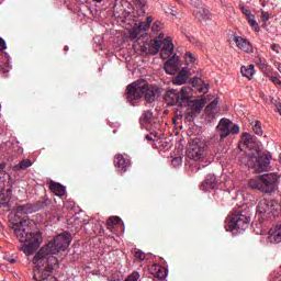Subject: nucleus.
I'll list each match as a JSON object with an SVG mask.
<instances>
[{
    "mask_svg": "<svg viewBox=\"0 0 281 281\" xmlns=\"http://www.w3.org/2000/svg\"><path fill=\"white\" fill-rule=\"evenodd\" d=\"M269 19H270L269 14L267 12L262 11L261 12V21L267 22V21H269Z\"/></svg>",
    "mask_w": 281,
    "mask_h": 281,
    "instance_id": "obj_44",
    "label": "nucleus"
},
{
    "mask_svg": "<svg viewBox=\"0 0 281 281\" xmlns=\"http://www.w3.org/2000/svg\"><path fill=\"white\" fill-rule=\"evenodd\" d=\"M274 67L278 69V71L281 74V64L280 63H276Z\"/></svg>",
    "mask_w": 281,
    "mask_h": 281,
    "instance_id": "obj_48",
    "label": "nucleus"
},
{
    "mask_svg": "<svg viewBox=\"0 0 281 281\" xmlns=\"http://www.w3.org/2000/svg\"><path fill=\"white\" fill-rule=\"evenodd\" d=\"M269 80L276 85V87H281V80L280 77L273 76V75H268Z\"/></svg>",
    "mask_w": 281,
    "mask_h": 281,
    "instance_id": "obj_35",
    "label": "nucleus"
},
{
    "mask_svg": "<svg viewBox=\"0 0 281 281\" xmlns=\"http://www.w3.org/2000/svg\"><path fill=\"white\" fill-rule=\"evenodd\" d=\"M8 49V45L5 44V40L0 37V52Z\"/></svg>",
    "mask_w": 281,
    "mask_h": 281,
    "instance_id": "obj_42",
    "label": "nucleus"
},
{
    "mask_svg": "<svg viewBox=\"0 0 281 281\" xmlns=\"http://www.w3.org/2000/svg\"><path fill=\"white\" fill-rule=\"evenodd\" d=\"M5 168V164H0V170H3Z\"/></svg>",
    "mask_w": 281,
    "mask_h": 281,
    "instance_id": "obj_52",
    "label": "nucleus"
},
{
    "mask_svg": "<svg viewBox=\"0 0 281 281\" xmlns=\"http://www.w3.org/2000/svg\"><path fill=\"white\" fill-rule=\"evenodd\" d=\"M114 165L121 172H126L128 166H131V160L124 158L123 155H116L114 157Z\"/></svg>",
    "mask_w": 281,
    "mask_h": 281,
    "instance_id": "obj_17",
    "label": "nucleus"
},
{
    "mask_svg": "<svg viewBox=\"0 0 281 281\" xmlns=\"http://www.w3.org/2000/svg\"><path fill=\"white\" fill-rule=\"evenodd\" d=\"M159 50L162 60H167L169 56L175 54V44H172V38L166 37L164 33H159L151 44H149V54L155 56L159 54Z\"/></svg>",
    "mask_w": 281,
    "mask_h": 281,
    "instance_id": "obj_5",
    "label": "nucleus"
},
{
    "mask_svg": "<svg viewBox=\"0 0 281 281\" xmlns=\"http://www.w3.org/2000/svg\"><path fill=\"white\" fill-rule=\"evenodd\" d=\"M240 132V127L234 123H232V126H231V133H233V135H236Z\"/></svg>",
    "mask_w": 281,
    "mask_h": 281,
    "instance_id": "obj_39",
    "label": "nucleus"
},
{
    "mask_svg": "<svg viewBox=\"0 0 281 281\" xmlns=\"http://www.w3.org/2000/svg\"><path fill=\"white\" fill-rule=\"evenodd\" d=\"M71 245V234L63 233L48 241L34 256V281H58L50 272L58 269V259L54 257L59 251H65Z\"/></svg>",
    "mask_w": 281,
    "mask_h": 281,
    "instance_id": "obj_1",
    "label": "nucleus"
},
{
    "mask_svg": "<svg viewBox=\"0 0 281 281\" xmlns=\"http://www.w3.org/2000/svg\"><path fill=\"white\" fill-rule=\"evenodd\" d=\"M126 91L127 100L132 106H137L142 98H145L146 102H155V99L157 98V89L148 85V81L144 79L128 85Z\"/></svg>",
    "mask_w": 281,
    "mask_h": 281,
    "instance_id": "obj_3",
    "label": "nucleus"
},
{
    "mask_svg": "<svg viewBox=\"0 0 281 281\" xmlns=\"http://www.w3.org/2000/svg\"><path fill=\"white\" fill-rule=\"evenodd\" d=\"M181 161H182V158L181 157H176L171 160V165L177 168V166H181Z\"/></svg>",
    "mask_w": 281,
    "mask_h": 281,
    "instance_id": "obj_40",
    "label": "nucleus"
},
{
    "mask_svg": "<svg viewBox=\"0 0 281 281\" xmlns=\"http://www.w3.org/2000/svg\"><path fill=\"white\" fill-rule=\"evenodd\" d=\"M93 1H95L97 3H102V0H93Z\"/></svg>",
    "mask_w": 281,
    "mask_h": 281,
    "instance_id": "obj_53",
    "label": "nucleus"
},
{
    "mask_svg": "<svg viewBox=\"0 0 281 281\" xmlns=\"http://www.w3.org/2000/svg\"><path fill=\"white\" fill-rule=\"evenodd\" d=\"M191 91L192 89L190 87H182L180 91L170 89L166 92L165 100L171 105L177 104L178 106H188Z\"/></svg>",
    "mask_w": 281,
    "mask_h": 281,
    "instance_id": "obj_7",
    "label": "nucleus"
},
{
    "mask_svg": "<svg viewBox=\"0 0 281 281\" xmlns=\"http://www.w3.org/2000/svg\"><path fill=\"white\" fill-rule=\"evenodd\" d=\"M216 183H218V181L216 180V176L210 173L206 176L205 181L201 183L200 190H202L203 192L214 190V188H216Z\"/></svg>",
    "mask_w": 281,
    "mask_h": 281,
    "instance_id": "obj_15",
    "label": "nucleus"
},
{
    "mask_svg": "<svg viewBox=\"0 0 281 281\" xmlns=\"http://www.w3.org/2000/svg\"><path fill=\"white\" fill-rule=\"evenodd\" d=\"M161 30H164V23L159 21L154 22L151 26V32H154V34H157L158 32H161Z\"/></svg>",
    "mask_w": 281,
    "mask_h": 281,
    "instance_id": "obj_31",
    "label": "nucleus"
},
{
    "mask_svg": "<svg viewBox=\"0 0 281 281\" xmlns=\"http://www.w3.org/2000/svg\"><path fill=\"white\" fill-rule=\"evenodd\" d=\"M240 74L245 78H248V80H251V78H254V74H256L255 66L254 65L243 66L240 68Z\"/></svg>",
    "mask_w": 281,
    "mask_h": 281,
    "instance_id": "obj_22",
    "label": "nucleus"
},
{
    "mask_svg": "<svg viewBox=\"0 0 281 281\" xmlns=\"http://www.w3.org/2000/svg\"><path fill=\"white\" fill-rule=\"evenodd\" d=\"M241 144H244L246 148H254V146H256V137L249 133H245L241 137Z\"/></svg>",
    "mask_w": 281,
    "mask_h": 281,
    "instance_id": "obj_20",
    "label": "nucleus"
},
{
    "mask_svg": "<svg viewBox=\"0 0 281 281\" xmlns=\"http://www.w3.org/2000/svg\"><path fill=\"white\" fill-rule=\"evenodd\" d=\"M260 205H267L265 209L259 211L260 214H269V212H273V209L269 207V203L267 201L261 202Z\"/></svg>",
    "mask_w": 281,
    "mask_h": 281,
    "instance_id": "obj_37",
    "label": "nucleus"
},
{
    "mask_svg": "<svg viewBox=\"0 0 281 281\" xmlns=\"http://www.w3.org/2000/svg\"><path fill=\"white\" fill-rule=\"evenodd\" d=\"M189 3H191L192 5H196V1L194 0H189Z\"/></svg>",
    "mask_w": 281,
    "mask_h": 281,
    "instance_id": "obj_50",
    "label": "nucleus"
},
{
    "mask_svg": "<svg viewBox=\"0 0 281 281\" xmlns=\"http://www.w3.org/2000/svg\"><path fill=\"white\" fill-rule=\"evenodd\" d=\"M205 97H202L201 99L198 100H190V97L188 99V105L191 109V113L193 115H198V113H201L203 111V106H205Z\"/></svg>",
    "mask_w": 281,
    "mask_h": 281,
    "instance_id": "obj_12",
    "label": "nucleus"
},
{
    "mask_svg": "<svg viewBox=\"0 0 281 281\" xmlns=\"http://www.w3.org/2000/svg\"><path fill=\"white\" fill-rule=\"evenodd\" d=\"M234 42L241 52H246V54H251V52H254V46H251V42L247 38L243 36H235Z\"/></svg>",
    "mask_w": 281,
    "mask_h": 281,
    "instance_id": "obj_13",
    "label": "nucleus"
},
{
    "mask_svg": "<svg viewBox=\"0 0 281 281\" xmlns=\"http://www.w3.org/2000/svg\"><path fill=\"white\" fill-rule=\"evenodd\" d=\"M136 5L139 8V16L144 14V5H146V0H135Z\"/></svg>",
    "mask_w": 281,
    "mask_h": 281,
    "instance_id": "obj_34",
    "label": "nucleus"
},
{
    "mask_svg": "<svg viewBox=\"0 0 281 281\" xmlns=\"http://www.w3.org/2000/svg\"><path fill=\"white\" fill-rule=\"evenodd\" d=\"M142 36H144V33L142 31H139V29L137 26H134L130 31V38L132 41H136V43H139V41H142Z\"/></svg>",
    "mask_w": 281,
    "mask_h": 281,
    "instance_id": "obj_26",
    "label": "nucleus"
},
{
    "mask_svg": "<svg viewBox=\"0 0 281 281\" xmlns=\"http://www.w3.org/2000/svg\"><path fill=\"white\" fill-rule=\"evenodd\" d=\"M8 201V195L0 191V205H3Z\"/></svg>",
    "mask_w": 281,
    "mask_h": 281,
    "instance_id": "obj_41",
    "label": "nucleus"
},
{
    "mask_svg": "<svg viewBox=\"0 0 281 281\" xmlns=\"http://www.w3.org/2000/svg\"><path fill=\"white\" fill-rule=\"evenodd\" d=\"M206 150H207V144L205 142H202L201 139H194L190 143L188 148V157L189 159H193V161H196L199 164V170L201 168H207L210 166V161L206 158Z\"/></svg>",
    "mask_w": 281,
    "mask_h": 281,
    "instance_id": "obj_6",
    "label": "nucleus"
},
{
    "mask_svg": "<svg viewBox=\"0 0 281 281\" xmlns=\"http://www.w3.org/2000/svg\"><path fill=\"white\" fill-rule=\"evenodd\" d=\"M134 259L135 260H146V254L143 252L142 250H137L135 254H134Z\"/></svg>",
    "mask_w": 281,
    "mask_h": 281,
    "instance_id": "obj_36",
    "label": "nucleus"
},
{
    "mask_svg": "<svg viewBox=\"0 0 281 281\" xmlns=\"http://www.w3.org/2000/svg\"><path fill=\"white\" fill-rule=\"evenodd\" d=\"M166 74L169 76H176L181 70V61L179 60V56L173 55L169 58L164 66Z\"/></svg>",
    "mask_w": 281,
    "mask_h": 281,
    "instance_id": "obj_10",
    "label": "nucleus"
},
{
    "mask_svg": "<svg viewBox=\"0 0 281 281\" xmlns=\"http://www.w3.org/2000/svg\"><path fill=\"white\" fill-rule=\"evenodd\" d=\"M218 105V99H214L207 106L206 111H214L216 106Z\"/></svg>",
    "mask_w": 281,
    "mask_h": 281,
    "instance_id": "obj_38",
    "label": "nucleus"
},
{
    "mask_svg": "<svg viewBox=\"0 0 281 281\" xmlns=\"http://www.w3.org/2000/svg\"><path fill=\"white\" fill-rule=\"evenodd\" d=\"M196 60V57H194V54L188 52L184 54V64L186 65H194Z\"/></svg>",
    "mask_w": 281,
    "mask_h": 281,
    "instance_id": "obj_30",
    "label": "nucleus"
},
{
    "mask_svg": "<svg viewBox=\"0 0 281 281\" xmlns=\"http://www.w3.org/2000/svg\"><path fill=\"white\" fill-rule=\"evenodd\" d=\"M280 184V176L277 173H267L262 176V192L271 194L278 190Z\"/></svg>",
    "mask_w": 281,
    "mask_h": 281,
    "instance_id": "obj_9",
    "label": "nucleus"
},
{
    "mask_svg": "<svg viewBox=\"0 0 281 281\" xmlns=\"http://www.w3.org/2000/svg\"><path fill=\"white\" fill-rule=\"evenodd\" d=\"M277 111H278V113L281 115V105H278V106H277Z\"/></svg>",
    "mask_w": 281,
    "mask_h": 281,
    "instance_id": "obj_51",
    "label": "nucleus"
},
{
    "mask_svg": "<svg viewBox=\"0 0 281 281\" xmlns=\"http://www.w3.org/2000/svg\"><path fill=\"white\" fill-rule=\"evenodd\" d=\"M190 78V69L182 68L178 76L172 79V83L177 87H181V85H186L188 82V79Z\"/></svg>",
    "mask_w": 281,
    "mask_h": 281,
    "instance_id": "obj_14",
    "label": "nucleus"
},
{
    "mask_svg": "<svg viewBox=\"0 0 281 281\" xmlns=\"http://www.w3.org/2000/svg\"><path fill=\"white\" fill-rule=\"evenodd\" d=\"M171 16H177L178 12L175 9H170Z\"/></svg>",
    "mask_w": 281,
    "mask_h": 281,
    "instance_id": "obj_49",
    "label": "nucleus"
},
{
    "mask_svg": "<svg viewBox=\"0 0 281 281\" xmlns=\"http://www.w3.org/2000/svg\"><path fill=\"white\" fill-rule=\"evenodd\" d=\"M232 121L229 119H222L217 124V133L220 135V142H223L232 133Z\"/></svg>",
    "mask_w": 281,
    "mask_h": 281,
    "instance_id": "obj_11",
    "label": "nucleus"
},
{
    "mask_svg": "<svg viewBox=\"0 0 281 281\" xmlns=\"http://www.w3.org/2000/svg\"><path fill=\"white\" fill-rule=\"evenodd\" d=\"M4 259L10 262L11 265H14V262H16V259L12 258V257H4Z\"/></svg>",
    "mask_w": 281,
    "mask_h": 281,
    "instance_id": "obj_46",
    "label": "nucleus"
},
{
    "mask_svg": "<svg viewBox=\"0 0 281 281\" xmlns=\"http://www.w3.org/2000/svg\"><path fill=\"white\" fill-rule=\"evenodd\" d=\"M271 50L276 52V54H280V49H278V44H272L271 45Z\"/></svg>",
    "mask_w": 281,
    "mask_h": 281,
    "instance_id": "obj_45",
    "label": "nucleus"
},
{
    "mask_svg": "<svg viewBox=\"0 0 281 281\" xmlns=\"http://www.w3.org/2000/svg\"><path fill=\"white\" fill-rule=\"evenodd\" d=\"M137 45H135L136 49H139L142 54H150V44L148 42H136Z\"/></svg>",
    "mask_w": 281,
    "mask_h": 281,
    "instance_id": "obj_28",
    "label": "nucleus"
},
{
    "mask_svg": "<svg viewBox=\"0 0 281 281\" xmlns=\"http://www.w3.org/2000/svg\"><path fill=\"white\" fill-rule=\"evenodd\" d=\"M32 166V160L24 159L19 165L15 166V170H27Z\"/></svg>",
    "mask_w": 281,
    "mask_h": 281,
    "instance_id": "obj_29",
    "label": "nucleus"
},
{
    "mask_svg": "<svg viewBox=\"0 0 281 281\" xmlns=\"http://www.w3.org/2000/svg\"><path fill=\"white\" fill-rule=\"evenodd\" d=\"M149 271L151 276H154V278H157L158 280H164L166 276H168V272H166V269H164V267H161L160 265L151 266Z\"/></svg>",
    "mask_w": 281,
    "mask_h": 281,
    "instance_id": "obj_19",
    "label": "nucleus"
},
{
    "mask_svg": "<svg viewBox=\"0 0 281 281\" xmlns=\"http://www.w3.org/2000/svg\"><path fill=\"white\" fill-rule=\"evenodd\" d=\"M151 120H153V112H150V111H145L143 113V115L140 116L142 122L150 123Z\"/></svg>",
    "mask_w": 281,
    "mask_h": 281,
    "instance_id": "obj_32",
    "label": "nucleus"
},
{
    "mask_svg": "<svg viewBox=\"0 0 281 281\" xmlns=\"http://www.w3.org/2000/svg\"><path fill=\"white\" fill-rule=\"evenodd\" d=\"M194 14L196 19H199V21H202V22L210 21V18H211L210 11L203 8H196V10L194 11Z\"/></svg>",
    "mask_w": 281,
    "mask_h": 281,
    "instance_id": "obj_21",
    "label": "nucleus"
},
{
    "mask_svg": "<svg viewBox=\"0 0 281 281\" xmlns=\"http://www.w3.org/2000/svg\"><path fill=\"white\" fill-rule=\"evenodd\" d=\"M50 190H52V192H54V194H56V196H65V194L67 192L65 187H63V184H60L58 182H53L50 184Z\"/></svg>",
    "mask_w": 281,
    "mask_h": 281,
    "instance_id": "obj_23",
    "label": "nucleus"
},
{
    "mask_svg": "<svg viewBox=\"0 0 281 281\" xmlns=\"http://www.w3.org/2000/svg\"><path fill=\"white\" fill-rule=\"evenodd\" d=\"M252 131L256 135H262V126L259 121H255L252 124Z\"/></svg>",
    "mask_w": 281,
    "mask_h": 281,
    "instance_id": "obj_33",
    "label": "nucleus"
},
{
    "mask_svg": "<svg viewBox=\"0 0 281 281\" xmlns=\"http://www.w3.org/2000/svg\"><path fill=\"white\" fill-rule=\"evenodd\" d=\"M241 12H243V14H245L249 25H251V27H254V30H256V32H258V30L260 27L258 25V22L256 21V15H254L251 13V11L245 7H241Z\"/></svg>",
    "mask_w": 281,
    "mask_h": 281,
    "instance_id": "obj_18",
    "label": "nucleus"
},
{
    "mask_svg": "<svg viewBox=\"0 0 281 281\" xmlns=\"http://www.w3.org/2000/svg\"><path fill=\"white\" fill-rule=\"evenodd\" d=\"M248 186L252 190H259L260 192H262V176H258L256 178H252L249 181Z\"/></svg>",
    "mask_w": 281,
    "mask_h": 281,
    "instance_id": "obj_25",
    "label": "nucleus"
},
{
    "mask_svg": "<svg viewBox=\"0 0 281 281\" xmlns=\"http://www.w3.org/2000/svg\"><path fill=\"white\" fill-rule=\"evenodd\" d=\"M65 49H66V52H67V49H69L68 47H65Z\"/></svg>",
    "mask_w": 281,
    "mask_h": 281,
    "instance_id": "obj_54",
    "label": "nucleus"
},
{
    "mask_svg": "<svg viewBox=\"0 0 281 281\" xmlns=\"http://www.w3.org/2000/svg\"><path fill=\"white\" fill-rule=\"evenodd\" d=\"M15 215H10L9 227L13 229L18 240L22 243L19 247L20 251H23L25 256H32L41 243H43V236L40 232L30 233L27 226L30 222L25 220L27 214H33V212H38V206L32 204L19 205L14 209Z\"/></svg>",
    "mask_w": 281,
    "mask_h": 281,
    "instance_id": "obj_2",
    "label": "nucleus"
},
{
    "mask_svg": "<svg viewBox=\"0 0 281 281\" xmlns=\"http://www.w3.org/2000/svg\"><path fill=\"white\" fill-rule=\"evenodd\" d=\"M146 139H147L148 142H155V138L153 137V134L146 135Z\"/></svg>",
    "mask_w": 281,
    "mask_h": 281,
    "instance_id": "obj_47",
    "label": "nucleus"
},
{
    "mask_svg": "<svg viewBox=\"0 0 281 281\" xmlns=\"http://www.w3.org/2000/svg\"><path fill=\"white\" fill-rule=\"evenodd\" d=\"M248 164L255 172H267L271 170V156L257 151L249 156Z\"/></svg>",
    "mask_w": 281,
    "mask_h": 281,
    "instance_id": "obj_8",
    "label": "nucleus"
},
{
    "mask_svg": "<svg viewBox=\"0 0 281 281\" xmlns=\"http://www.w3.org/2000/svg\"><path fill=\"white\" fill-rule=\"evenodd\" d=\"M251 221V210L247 206H239L234 209V211L225 220L226 232H234L238 234L245 232L249 227Z\"/></svg>",
    "mask_w": 281,
    "mask_h": 281,
    "instance_id": "obj_4",
    "label": "nucleus"
},
{
    "mask_svg": "<svg viewBox=\"0 0 281 281\" xmlns=\"http://www.w3.org/2000/svg\"><path fill=\"white\" fill-rule=\"evenodd\" d=\"M268 240L269 243H272L274 245H278V243H281V224L273 226L268 232Z\"/></svg>",
    "mask_w": 281,
    "mask_h": 281,
    "instance_id": "obj_16",
    "label": "nucleus"
},
{
    "mask_svg": "<svg viewBox=\"0 0 281 281\" xmlns=\"http://www.w3.org/2000/svg\"><path fill=\"white\" fill-rule=\"evenodd\" d=\"M153 24V16H147L146 22H140L138 26H136L139 32H148L150 30V25Z\"/></svg>",
    "mask_w": 281,
    "mask_h": 281,
    "instance_id": "obj_27",
    "label": "nucleus"
},
{
    "mask_svg": "<svg viewBox=\"0 0 281 281\" xmlns=\"http://www.w3.org/2000/svg\"><path fill=\"white\" fill-rule=\"evenodd\" d=\"M109 229H115V227H124V222L117 216H112L108 220Z\"/></svg>",
    "mask_w": 281,
    "mask_h": 281,
    "instance_id": "obj_24",
    "label": "nucleus"
},
{
    "mask_svg": "<svg viewBox=\"0 0 281 281\" xmlns=\"http://www.w3.org/2000/svg\"><path fill=\"white\" fill-rule=\"evenodd\" d=\"M207 91H210V87L207 85L203 83L200 86V93H207Z\"/></svg>",
    "mask_w": 281,
    "mask_h": 281,
    "instance_id": "obj_43",
    "label": "nucleus"
}]
</instances>
